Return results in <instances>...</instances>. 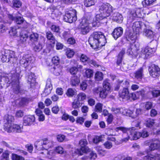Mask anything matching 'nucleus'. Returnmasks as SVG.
Masks as SVG:
<instances>
[{"mask_svg": "<svg viewBox=\"0 0 160 160\" xmlns=\"http://www.w3.org/2000/svg\"><path fill=\"white\" fill-rule=\"evenodd\" d=\"M55 150L56 152L59 154L64 153V152L63 148L59 146L56 147Z\"/></svg>", "mask_w": 160, "mask_h": 160, "instance_id": "680f3d73", "label": "nucleus"}, {"mask_svg": "<svg viewBox=\"0 0 160 160\" xmlns=\"http://www.w3.org/2000/svg\"><path fill=\"white\" fill-rule=\"evenodd\" d=\"M12 7L13 8H19L22 5L21 2L18 0H14L12 1Z\"/></svg>", "mask_w": 160, "mask_h": 160, "instance_id": "4c0bfd02", "label": "nucleus"}, {"mask_svg": "<svg viewBox=\"0 0 160 160\" xmlns=\"http://www.w3.org/2000/svg\"><path fill=\"white\" fill-rule=\"evenodd\" d=\"M95 78L96 80H102L103 78L102 73L99 72H97L95 74Z\"/></svg>", "mask_w": 160, "mask_h": 160, "instance_id": "79ce46f5", "label": "nucleus"}, {"mask_svg": "<svg viewBox=\"0 0 160 160\" xmlns=\"http://www.w3.org/2000/svg\"><path fill=\"white\" fill-rule=\"evenodd\" d=\"M35 121V117L34 115L25 116L23 118V124L25 126H30Z\"/></svg>", "mask_w": 160, "mask_h": 160, "instance_id": "f3484780", "label": "nucleus"}, {"mask_svg": "<svg viewBox=\"0 0 160 160\" xmlns=\"http://www.w3.org/2000/svg\"><path fill=\"white\" fill-rule=\"evenodd\" d=\"M28 37V36L26 33H25L24 35H21L20 38V42L22 43H24L26 41Z\"/></svg>", "mask_w": 160, "mask_h": 160, "instance_id": "3c124183", "label": "nucleus"}, {"mask_svg": "<svg viewBox=\"0 0 160 160\" xmlns=\"http://www.w3.org/2000/svg\"><path fill=\"white\" fill-rule=\"evenodd\" d=\"M119 83L120 85L124 88H128L129 86V82L128 80H124L120 81Z\"/></svg>", "mask_w": 160, "mask_h": 160, "instance_id": "c03bdc74", "label": "nucleus"}, {"mask_svg": "<svg viewBox=\"0 0 160 160\" xmlns=\"http://www.w3.org/2000/svg\"><path fill=\"white\" fill-rule=\"evenodd\" d=\"M112 19L118 23H121L123 20V17L120 13L115 12L112 14Z\"/></svg>", "mask_w": 160, "mask_h": 160, "instance_id": "4be33fe9", "label": "nucleus"}, {"mask_svg": "<svg viewBox=\"0 0 160 160\" xmlns=\"http://www.w3.org/2000/svg\"><path fill=\"white\" fill-rule=\"evenodd\" d=\"M138 49V48H137L135 44H131L127 49V53L128 55H136Z\"/></svg>", "mask_w": 160, "mask_h": 160, "instance_id": "6ab92c4d", "label": "nucleus"}, {"mask_svg": "<svg viewBox=\"0 0 160 160\" xmlns=\"http://www.w3.org/2000/svg\"><path fill=\"white\" fill-rule=\"evenodd\" d=\"M103 145L106 148L108 149L111 148L112 147V142L108 141L105 142Z\"/></svg>", "mask_w": 160, "mask_h": 160, "instance_id": "774afa93", "label": "nucleus"}, {"mask_svg": "<svg viewBox=\"0 0 160 160\" xmlns=\"http://www.w3.org/2000/svg\"><path fill=\"white\" fill-rule=\"evenodd\" d=\"M148 71L150 76L153 78H157L160 75V68L154 64H152L149 67Z\"/></svg>", "mask_w": 160, "mask_h": 160, "instance_id": "f8f14e48", "label": "nucleus"}, {"mask_svg": "<svg viewBox=\"0 0 160 160\" xmlns=\"http://www.w3.org/2000/svg\"><path fill=\"white\" fill-rule=\"evenodd\" d=\"M77 99L80 102V101H83L86 99V95L84 93H80L77 95Z\"/></svg>", "mask_w": 160, "mask_h": 160, "instance_id": "de8ad7c7", "label": "nucleus"}, {"mask_svg": "<svg viewBox=\"0 0 160 160\" xmlns=\"http://www.w3.org/2000/svg\"><path fill=\"white\" fill-rule=\"evenodd\" d=\"M152 107V103L151 102H148L145 103L144 108L146 110H149L151 109Z\"/></svg>", "mask_w": 160, "mask_h": 160, "instance_id": "13d9d810", "label": "nucleus"}, {"mask_svg": "<svg viewBox=\"0 0 160 160\" xmlns=\"http://www.w3.org/2000/svg\"><path fill=\"white\" fill-rule=\"evenodd\" d=\"M62 68L58 67L57 66L53 67L51 68V70L53 72V73L56 76L59 75L62 71Z\"/></svg>", "mask_w": 160, "mask_h": 160, "instance_id": "2f4dec72", "label": "nucleus"}, {"mask_svg": "<svg viewBox=\"0 0 160 160\" xmlns=\"http://www.w3.org/2000/svg\"><path fill=\"white\" fill-rule=\"evenodd\" d=\"M5 83L11 84L13 92L16 94L20 92V88L18 76L16 73H10L8 76H1L0 75V88H2Z\"/></svg>", "mask_w": 160, "mask_h": 160, "instance_id": "f257e3e1", "label": "nucleus"}, {"mask_svg": "<svg viewBox=\"0 0 160 160\" xmlns=\"http://www.w3.org/2000/svg\"><path fill=\"white\" fill-rule=\"evenodd\" d=\"M99 11L100 14L97 15L96 18L102 20L110 15L113 11L112 7L108 3H101L99 6Z\"/></svg>", "mask_w": 160, "mask_h": 160, "instance_id": "20e7f679", "label": "nucleus"}, {"mask_svg": "<svg viewBox=\"0 0 160 160\" xmlns=\"http://www.w3.org/2000/svg\"><path fill=\"white\" fill-rule=\"evenodd\" d=\"M7 129L5 130L8 132H20L22 131V127H20V126L13 124L10 127H8L6 126Z\"/></svg>", "mask_w": 160, "mask_h": 160, "instance_id": "4468645a", "label": "nucleus"}, {"mask_svg": "<svg viewBox=\"0 0 160 160\" xmlns=\"http://www.w3.org/2000/svg\"><path fill=\"white\" fill-rule=\"evenodd\" d=\"M93 142L94 143L97 144L101 141L102 138L100 136H95L92 139Z\"/></svg>", "mask_w": 160, "mask_h": 160, "instance_id": "69168bd1", "label": "nucleus"}, {"mask_svg": "<svg viewBox=\"0 0 160 160\" xmlns=\"http://www.w3.org/2000/svg\"><path fill=\"white\" fill-rule=\"evenodd\" d=\"M60 59L58 56H55L53 57L52 59V62L55 64L57 65L59 62Z\"/></svg>", "mask_w": 160, "mask_h": 160, "instance_id": "e2e57ef3", "label": "nucleus"}, {"mask_svg": "<svg viewBox=\"0 0 160 160\" xmlns=\"http://www.w3.org/2000/svg\"><path fill=\"white\" fill-rule=\"evenodd\" d=\"M143 75V69L141 67L137 70L134 73V77L138 79H141Z\"/></svg>", "mask_w": 160, "mask_h": 160, "instance_id": "a878e982", "label": "nucleus"}, {"mask_svg": "<svg viewBox=\"0 0 160 160\" xmlns=\"http://www.w3.org/2000/svg\"><path fill=\"white\" fill-rule=\"evenodd\" d=\"M51 28L52 30L54 32L57 33H59L60 32V28L58 26L55 25H52Z\"/></svg>", "mask_w": 160, "mask_h": 160, "instance_id": "603ef678", "label": "nucleus"}, {"mask_svg": "<svg viewBox=\"0 0 160 160\" xmlns=\"http://www.w3.org/2000/svg\"><path fill=\"white\" fill-rule=\"evenodd\" d=\"M52 87L50 80H48L45 88L43 93V95L47 96L49 95L51 92L52 89Z\"/></svg>", "mask_w": 160, "mask_h": 160, "instance_id": "412c9836", "label": "nucleus"}, {"mask_svg": "<svg viewBox=\"0 0 160 160\" xmlns=\"http://www.w3.org/2000/svg\"><path fill=\"white\" fill-rule=\"evenodd\" d=\"M33 58L29 55L27 54L23 55L19 63L21 66L26 68L33 62Z\"/></svg>", "mask_w": 160, "mask_h": 160, "instance_id": "9b49d317", "label": "nucleus"}, {"mask_svg": "<svg viewBox=\"0 0 160 160\" xmlns=\"http://www.w3.org/2000/svg\"><path fill=\"white\" fill-rule=\"evenodd\" d=\"M10 154V152L8 151H6L3 153L1 157L9 160V155Z\"/></svg>", "mask_w": 160, "mask_h": 160, "instance_id": "0e129e2a", "label": "nucleus"}, {"mask_svg": "<svg viewBox=\"0 0 160 160\" xmlns=\"http://www.w3.org/2000/svg\"><path fill=\"white\" fill-rule=\"evenodd\" d=\"M14 120L13 116L9 115H6L4 117V122H5L4 125V129L5 130L7 129L6 126L10 127L11 125L13 124Z\"/></svg>", "mask_w": 160, "mask_h": 160, "instance_id": "2eb2a0df", "label": "nucleus"}, {"mask_svg": "<svg viewBox=\"0 0 160 160\" xmlns=\"http://www.w3.org/2000/svg\"><path fill=\"white\" fill-rule=\"evenodd\" d=\"M90 59L85 55L82 54L81 55L80 60L83 62H87L88 63L90 60Z\"/></svg>", "mask_w": 160, "mask_h": 160, "instance_id": "4d7b16f0", "label": "nucleus"}, {"mask_svg": "<svg viewBox=\"0 0 160 160\" xmlns=\"http://www.w3.org/2000/svg\"><path fill=\"white\" fill-rule=\"evenodd\" d=\"M144 34L147 37L150 38H153L154 36L153 32L149 29H146L145 31Z\"/></svg>", "mask_w": 160, "mask_h": 160, "instance_id": "473e14b6", "label": "nucleus"}, {"mask_svg": "<svg viewBox=\"0 0 160 160\" xmlns=\"http://www.w3.org/2000/svg\"><path fill=\"white\" fill-rule=\"evenodd\" d=\"M74 51L70 49H68L66 52V55L69 58L72 57L74 55Z\"/></svg>", "mask_w": 160, "mask_h": 160, "instance_id": "5fc2aeb1", "label": "nucleus"}, {"mask_svg": "<svg viewBox=\"0 0 160 160\" xmlns=\"http://www.w3.org/2000/svg\"><path fill=\"white\" fill-rule=\"evenodd\" d=\"M102 105L98 103L95 106V110L97 112H101L102 109Z\"/></svg>", "mask_w": 160, "mask_h": 160, "instance_id": "bf43d9fd", "label": "nucleus"}, {"mask_svg": "<svg viewBox=\"0 0 160 160\" xmlns=\"http://www.w3.org/2000/svg\"><path fill=\"white\" fill-rule=\"evenodd\" d=\"M128 90V88H123V89L122 91L119 92V95L120 97L124 98L126 96H127L129 94Z\"/></svg>", "mask_w": 160, "mask_h": 160, "instance_id": "7c9ffc66", "label": "nucleus"}, {"mask_svg": "<svg viewBox=\"0 0 160 160\" xmlns=\"http://www.w3.org/2000/svg\"><path fill=\"white\" fill-rule=\"evenodd\" d=\"M93 75V71L89 69H87L86 70L85 75L87 78H89L92 77Z\"/></svg>", "mask_w": 160, "mask_h": 160, "instance_id": "6e6d98bb", "label": "nucleus"}, {"mask_svg": "<svg viewBox=\"0 0 160 160\" xmlns=\"http://www.w3.org/2000/svg\"><path fill=\"white\" fill-rule=\"evenodd\" d=\"M156 48H151L147 46L142 49L141 51L142 54L145 55L144 58H147L150 54L154 53L156 51Z\"/></svg>", "mask_w": 160, "mask_h": 160, "instance_id": "dca6fc26", "label": "nucleus"}, {"mask_svg": "<svg viewBox=\"0 0 160 160\" xmlns=\"http://www.w3.org/2000/svg\"><path fill=\"white\" fill-rule=\"evenodd\" d=\"M38 35L37 33H33L29 36L30 40L32 42L37 41L38 39Z\"/></svg>", "mask_w": 160, "mask_h": 160, "instance_id": "f704fd0d", "label": "nucleus"}, {"mask_svg": "<svg viewBox=\"0 0 160 160\" xmlns=\"http://www.w3.org/2000/svg\"><path fill=\"white\" fill-rule=\"evenodd\" d=\"M35 78L34 74L33 73L31 72L30 74L28 76V81L30 82V84L32 83H34L35 82Z\"/></svg>", "mask_w": 160, "mask_h": 160, "instance_id": "a18cd8bd", "label": "nucleus"}, {"mask_svg": "<svg viewBox=\"0 0 160 160\" xmlns=\"http://www.w3.org/2000/svg\"><path fill=\"white\" fill-rule=\"evenodd\" d=\"M52 142L45 138L42 139L36 143V148L38 150L47 149L52 146Z\"/></svg>", "mask_w": 160, "mask_h": 160, "instance_id": "6e6552de", "label": "nucleus"}, {"mask_svg": "<svg viewBox=\"0 0 160 160\" xmlns=\"http://www.w3.org/2000/svg\"><path fill=\"white\" fill-rule=\"evenodd\" d=\"M77 12L75 9H71L66 12L63 19L65 21L69 23L75 21L77 20Z\"/></svg>", "mask_w": 160, "mask_h": 160, "instance_id": "0eeeda50", "label": "nucleus"}, {"mask_svg": "<svg viewBox=\"0 0 160 160\" xmlns=\"http://www.w3.org/2000/svg\"><path fill=\"white\" fill-rule=\"evenodd\" d=\"M125 53V50L124 49H122L120 52L117 61V64L118 65L120 66L121 64L123 57Z\"/></svg>", "mask_w": 160, "mask_h": 160, "instance_id": "cd10ccee", "label": "nucleus"}, {"mask_svg": "<svg viewBox=\"0 0 160 160\" xmlns=\"http://www.w3.org/2000/svg\"><path fill=\"white\" fill-rule=\"evenodd\" d=\"M75 93V91L72 88H69L66 93L67 95L69 97H73Z\"/></svg>", "mask_w": 160, "mask_h": 160, "instance_id": "37998d69", "label": "nucleus"}, {"mask_svg": "<svg viewBox=\"0 0 160 160\" xmlns=\"http://www.w3.org/2000/svg\"><path fill=\"white\" fill-rule=\"evenodd\" d=\"M136 32H138L139 33L141 31V27L140 23L139 22H136L133 23L132 25V30Z\"/></svg>", "mask_w": 160, "mask_h": 160, "instance_id": "5701e85b", "label": "nucleus"}, {"mask_svg": "<svg viewBox=\"0 0 160 160\" xmlns=\"http://www.w3.org/2000/svg\"><path fill=\"white\" fill-rule=\"evenodd\" d=\"M135 128L134 127H132L131 128H126L122 127H118L114 128V130L118 132L121 131L124 134V135H125L127 133L128 135V137L124 138L122 139L123 142H126L129 139L132 140H136L140 137V132H136L135 131Z\"/></svg>", "mask_w": 160, "mask_h": 160, "instance_id": "7ed1b4c3", "label": "nucleus"}, {"mask_svg": "<svg viewBox=\"0 0 160 160\" xmlns=\"http://www.w3.org/2000/svg\"><path fill=\"white\" fill-rule=\"evenodd\" d=\"M148 94H151L153 97H156L160 96V91L154 90L150 91L148 92Z\"/></svg>", "mask_w": 160, "mask_h": 160, "instance_id": "72a5a7b5", "label": "nucleus"}, {"mask_svg": "<svg viewBox=\"0 0 160 160\" xmlns=\"http://www.w3.org/2000/svg\"><path fill=\"white\" fill-rule=\"evenodd\" d=\"M28 100L26 98H22L20 100L19 104L20 106H22L28 103Z\"/></svg>", "mask_w": 160, "mask_h": 160, "instance_id": "09e8293b", "label": "nucleus"}, {"mask_svg": "<svg viewBox=\"0 0 160 160\" xmlns=\"http://www.w3.org/2000/svg\"><path fill=\"white\" fill-rule=\"evenodd\" d=\"M17 58L15 55V52L12 51L6 50L2 54L1 60L3 62H10L13 63L16 62Z\"/></svg>", "mask_w": 160, "mask_h": 160, "instance_id": "423d86ee", "label": "nucleus"}, {"mask_svg": "<svg viewBox=\"0 0 160 160\" xmlns=\"http://www.w3.org/2000/svg\"><path fill=\"white\" fill-rule=\"evenodd\" d=\"M72 108L74 109L79 108L81 107L80 103L78 100L75 99L72 103Z\"/></svg>", "mask_w": 160, "mask_h": 160, "instance_id": "58836bf2", "label": "nucleus"}, {"mask_svg": "<svg viewBox=\"0 0 160 160\" xmlns=\"http://www.w3.org/2000/svg\"><path fill=\"white\" fill-rule=\"evenodd\" d=\"M46 35L48 40H51L54 42L55 39L52 33L50 31H48L46 33Z\"/></svg>", "mask_w": 160, "mask_h": 160, "instance_id": "ea45409f", "label": "nucleus"}, {"mask_svg": "<svg viewBox=\"0 0 160 160\" xmlns=\"http://www.w3.org/2000/svg\"><path fill=\"white\" fill-rule=\"evenodd\" d=\"M108 92V91L104 89H102L99 94L100 97L103 98H105Z\"/></svg>", "mask_w": 160, "mask_h": 160, "instance_id": "864d4df0", "label": "nucleus"}, {"mask_svg": "<svg viewBox=\"0 0 160 160\" xmlns=\"http://www.w3.org/2000/svg\"><path fill=\"white\" fill-rule=\"evenodd\" d=\"M103 89L109 92L110 89V86L108 80L104 81L103 83Z\"/></svg>", "mask_w": 160, "mask_h": 160, "instance_id": "a19ab883", "label": "nucleus"}, {"mask_svg": "<svg viewBox=\"0 0 160 160\" xmlns=\"http://www.w3.org/2000/svg\"><path fill=\"white\" fill-rule=\"evenodd\" d=\"M123 32V28L122 27H118L114 29L112 35L114 39L116 40L122 36Z\"/></svg>", "mask_w": 160, "mask_h": 160, "instance_id": "a211bd4d", "label": "nucleus"}, {"mask_svg": "<svg viewBox=\"0 0 160 160\" xmlns=\"http://www.w3.org/2000/svg\"><path fill=\"white\" fill-rule=\"evenodd\" d=\"M80 82V80L77 76L74 75L71 77V84L72 86L78 85Z\"/></svg>", "mask_w": 160, "mask_h": 160, "instance_id": "bb28decb", "label": "nucleus"}, {"mask_svg": "<svg viewBox=\"0 0 160 160\" xmlns=\"http://www.w3.org/2000/svg\"><path fill=\"white\" fill-rule=\"evenodd\" d=\"M120 113L123 115L131 116V115L132 114L133 112L130 110L126 109L124 108H121Z\"/></svg>", "mask_w": 160, "mask_h": 160, "instance_id": "c85d7f7f", "label": "nucleus"}, {"mask_svg": "<svg viewBox=\"0 0 160 160\" xmlns=\"http://www.w3.org/2000/svg\"><path fill=\"white\" fill-rule=\"evenodd\" d=\"M139 33L136 32L132 30L127 31L125 33V38L128 41L134 42L139 38Z\"/></svg>", "mask_w": 160, "mask_h": 160, "instance_id": "9d476101", "label": "nucleus"}, {"mask_svg": "<svg viewBox=\"0 0 160 160\" xmlns=\"http://www.w3.org/2000/svg\"><path fill=\"white\" fill-rule=\"evenodd\" d=\"M97 0H85L84 5L87 7H89L94 5Z\"/></svg>", "mask_w": 160, "mask_h": 160, "instance_id": "e433bc0d", "label": "nucleus"}, {"mask_svg": "<svg viewBox=\"0 0 160 160\" xmlns=\"http://www.w3.org/2000/svg\"><path fill=\"white\" fill-rule=\"evenodd\" d=\"M97 157V154L93 152H91L90 153V157L85 156L82 158V160H92L94 159Z\"/></svg>", "mask_w": 160, "mask_h": 160, "instance_id": "c756f323", "label": "nucleus"}, {"mask_svg": "<svg viewBox=\"0 0 160 160\" xmlns=\"http://www.w3.org/2000/svg\"><path fill=\"white\" fill-rule=\"evenodd\" d=\"M91 19L89 14L82 18L80 23L81 32L82 34H87L91 30Z\"/></svg>", "mask_w": 160, "mask_h": 160, "instance_id": "39448f33", "label": "nucleus"}, {"mask_svg": "<svg viewBox=\"0 0 160 160\" xmlns=\"http://www.w3.org/2000/svg\"><path fill=\"white\" fill-rule=\"evenodd\" d=\"M156 0H144L142 2L144 7H146L152 5Z\"/></svg>", "mask_w": 160, "mask_h": 160, "instance_id": "c9c22d12", "label": "nucleus"}, {"mask_svg": "<svg viewBox=\"0 0 160 160\" xmlns=\"http://www.w3.org/2000/svg\"><path fill=\"white\" fill-rule=\"evenodd\" d=\"M12 160H25L24 158L23 157L14 153H12Z\"/></svg>", "mask_w": 160, "mask_h": 160, "instance_id": "8fccbe9b", "label": "nucleus"}, {"mask_svg": "<svg viewBox=\"0 0 160 160\" xmlns=\"http://www.w3.org/2000/svg\"><path fill=\"white\" fill-rule=\"evenodd\" d=\"M17 31L15 27H12L9 31V33L11 36H14L16 35Z\"/></svg>", "mask_w": 160, "mask_h": 160, "instance_id": "052dcab7", "label": "nucleus"}, {"mask_svg": "<svg viewBox=\"0 0 160 160\" xmlns=\"http://www.w3.org/2000/svg\"><path fill=\"white\" fill-rule=\"evenodd\" d=\"M144 160H155L160 159V154H155V155H148L144 158Z\"/></svg>", "mask_w": 160, "mask_h": 160, "instance_id": "393cba45", "label": "nucleus"}, {"mask_svg": "<svg viewBox=\"0 0 160 160\" xmlns=\"http://www.w3.org/2000/svg\"><path fill=\"white\" fill-rule=\"evenodd\" d=\"M45 42V38L43 37L41 38L38 43L37 44H35L34 47V49L35 51L39 52L42 50Z\"/></svg>", "mask_w": 160, "mask_h": 160, "instance_id": "aec40b11", "label": "nucleus"}, {"mask_svg": "<svg viewBox=\"0 0 160 160\" xmlns=\"http://www.w3.org/2000/svg\"><path fill=\"white\" fill-rule=\"evenodd\" d=\"M79 144L81 148L80 149H77L75 151L76 153L82 155L83 153L91 151L90 149L86 146L88 144L86 139H81L80 141Z\"/></svg>", "mask_w": 160, "mask_h": 160, "instance_id": "1a4fd4ad", "label": "nucleus"}, {"mask_svg": "<svg viewBox=\"0 0 160 160\" xmlns=\"http://www.w3.org/2000/svg\"><path fill=\"white\" fill-rule=\"evenodd\" d=\"M154 124V120L149 118L146 121V125L147 127L150 128L152 127Z\"/></svg>", "mask_w": 160, "mask_h": 160, "instance_id": "49530a36", "label": "nucleus"}, {"mask_svg": "<svg viewBox=\"0 0 160 160\" xmlns=\"http://www.w3.org/2000/svg\"><path fill=\"white\" fill-rule=\"evenodd\" d=\"M88 42L91 47L96 49L104 46L106 42V39L102 32H95L90 36Z\"/></svg>", "mask_w": 160, "mask_h": 160, "instance_id": "f03ea898", "label": "nucleus"}, {"mask_svg": "<svg viewBox=\"0 0 160 160\" xmlns=\"http://www.w3.org/2000/svg\"><path fill=\"white\" fill-rule=\"evenodd\" d=\"M24 115L23 112L21 110H19L16 111L15 113V116L18 118L22 117Z\"/></svg>", "mask_w": 160, "mask_h": 160, "instance_id": "338daca9", "label": "nucleus"}, {"mask_svg": "<svg viewBox=\"0 0 160 160\" xmlns=\"http://www.w3.org/2000/svg\"><path fill=\"white\" fill-rule=\"evenodd\" d=\"M8 18L12 20L15 21L18 24L23 23L25 26L23 27L24 28H27L29 26V24L24 21L23 18L21 17H14L11 14L8 15Z\"/></svg>", "mask_w": 160, "mask_h": 160, "instance_id": "ddd939ff", "label": "nucleus"}, {"mask_svg": "<svg viewBox=\"0 0 160 160\" xmlns=\"http://www.w3.org/2000/svg\"><path fill=\"white\" fill-rule=\"evenodd\" d=\"M149 148L151 150L159 149L160 148V141L158 140H155L153 142L150 144Z\"/></svg>", "mask_w": 160, "mask_h": 160, "instance_id": "b1692460", "label": "nucleus"}]
</instances>
